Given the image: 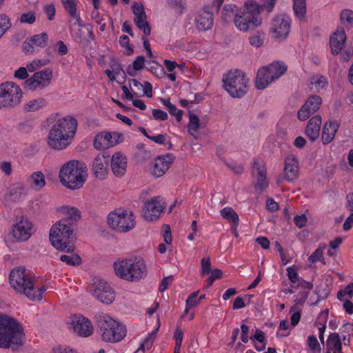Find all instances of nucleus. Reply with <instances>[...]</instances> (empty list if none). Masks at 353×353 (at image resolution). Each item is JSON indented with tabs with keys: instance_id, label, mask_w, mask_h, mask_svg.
Segmentation results:
<instances>
[{
	"instance_id": "nucleus-58",
	"label": "nucleus",
	"mask_w": 353,
	"mask_h": 353,
	"mask_svg": "<svg viewBox=\"0 0 353 353\" xmlns=\"http://www.w3.org/2000/svg\"><path fill=\"white\" fill-rule=\"evenodd\" d=\"M250 341L252 343L256 342L266 343V338L265 333L261 330H256L254 335L250 337Z\"/></svg>"
},
{
	"instance_id": "nucleus-61",
	"label": "nucleus",
	"mask_w": 353,
	"mask_h": 353,
	"mask_svg": "<svg viewBox=\"0 0 353 353\" xmlns=\"http://www.w3.org/2000/svg\"><path fill=\"white\" fill-rule=\"evenodd\" d=\"M28 72L25 67H20L14 72V77L18 80L26 81L28 78Z\"/></svg>"
},
{
	"instance_id": "nucleus-50",
	"label": "nucleus",
	"mask_w": 353,
	"mask_h": 353,
	"mask_svg": "<svg viewBox=\"0 0 353 353\" xmlns=\"http://www.w3.org/2000/svg\"><path fill=\"white\" fill-rule=\"evenodd\" d=\"M169 6L179 14H183L186 10L185 0H168Z\"/></svg>"
},
{
	"instance_id": "nucleus-23",
	"label": "nucleus",
	"mask_w": 353,
	"mask_h": 353,
	"mask_svg": "<svg viewBox=\"0 0 353 353\" xmlns=\"http://www.w3.org/2000/svg\"><path fill=\"white\" fill-rule=\"evenodd\" d=\"M48 37L46 33L33 35L27 38L23 43V50L26 53H32L39 48H43L46 46Z\"/></svg>"
},
{
	"instance_id": "nucleus-14",
	"label": "nucleus",
	"mask_w": 353,
	"mask_h": 353,
	"mask_svg": "<svg viewBox=\"0 0 353 353\" xmlns=\"http://www.w3.org/2000/svg\"><path fill=\"white\" fill-rule=\"evenodd\" d=\"M54 78L53 72L50 68H43L34 72L23 83V87L28 90L34 92L43 90L48 87Z\"/></svg>"
},
{
	"instance_id": "nucleus-57",
	"label": "nucleus",
	"mask_w": 353,
	"mask_h": 353,
	"mask_svg": "<svg viewBox=\"0 0 353 353\" xmlns=\"http://www.w3.org/2000/svg\"><path fill=\"white\" fill-rule=\"evenodd\" d=\"M287 274L289 280L292 283H296L299 280V274L297 268L294 265H292L287 268Z\"/></svg>"
},
{
	"instance_id": "nucleus-46",
	"label": "nucleus",
	"mask_w": 353,
	"mask_h": 353,
	"mask_svg": "<svg viewBox=\"0 0 353 353\" xmlns=\"http://www.w3.org/2000/svg\"><path fill=\"white\" fill-rule=\"evenodd\" d=\"M340 21L345 26L353 27V11L350 9L343 10L340 13Z\"/></svg>"
},
{
	"instance_id": "nucleus-55",
	"label": "nucleus",
	"mask_w": 353,
	"mask_h": 353,
	"mask_svg": "<svg viewBox=\"0 0 353 353\" xmlns=\"http://www.w3.org/2000/svg\"><path fill=\"white\" fill-rule=\"evenodd\" d=\"M119 43L123 48V52L125 54H130L133 52V48L129 43V38L126 35H122L119 37Z\"/></svg>"
},
{
	"instance_id": "nucleus-11",
	"label": "nucleus",
	"mask_w": 353,
	"mask_h": 353,
	"mask_svg": "<svg viewBox=\"0 0 353 353\" xmlns=\"http://www.w3.org/2000/svg\"><path fill=\"white\" fill-rule=\"evenodd\" d=\"M107 222L110 228L119 232H128L136 225L134 213L123 208L110 212L108 215Z\"/></svg>"
},
{
	"instance_id": "nucleus-39",
	"label": "nucleus",
	"mask_w": 353,
	"mask_h": 353,
	"mask_svg": "<svg viewBox=\"0 0 353 353\" xmlns=\"http://www.w3.org/2000/svg\"><path fill=\"white\" fill-rule=\"evenodd\" d=\"M159 327V320H158L157 327L149 333L144 341L141 343L139 347L134 353H145V350H149L152 347L157 332Z\"/></svg>"
},
{
	"instance_id": "nucleus-27",
	"label": "nucleus",
	"mask_w": 353,
	"mask_h": 353,
	"mask_svg": "<svg viewBox=\"0 0 353 353\" xmlns=\"http://www.w3.org/2000/svg\"><path fill=\"white\" fill-rule=\"evenodd\" d=\"M346 33L343 27H338L330 36V46L333 54H339L344 47L346 41Z\"/></svg>"
},
{
	"instance_id": "nucleus-13",
	"label": "nucleus",
	"mask_w": 353,
	"mask_h": 353,
	"mask_svg": "<svg viewBox=\"0 0 353 353\" xmlns=\"http://www.w3.org/2000/svg\"><path fill=\"white\" fill-rule=\"evenodd\" d=\"M292 20L285 14L275 16L270 23L269 32L272 39L277 41H285L291 30Z\"/></svg>"
},
{
	"instance_id": "nucleus-37",
	"label": "nucleus",
	"mask_w": 353,
	"mask_h": 353,
	"mask_svg": "<svg viewBox=\"0 0 353 353\" xmlns=\"http://www.w3.org/2000/svg\"><path fill=\"white\" fill-rule=\"evenodd\" d=\"M47 105L46 100L43 97H37L29 99L23 105V110L26 112H36L43 109Z\"/></svg>"
},
{
	"instance_id": "nucleus-33",
	"label": "nucleus",
	"mask_w": 353,
	"mask_h": 353,
	"mask_svg": "<svg viewBox=\"0 0 353 353\" xmlns=\"http://www.w3.org/2000/svg\"><path fill=\"white\" fill-rule=\"evenodd\" d=\"M266 71L263 67L258 70L255 79V85L258 90H263L274 81Z\"/></svg>"
},
{
	"instance_id": "nucleus-5",
	"label": "nucleus",
	"mask_w": 353,
	"mask_h": 353,
	"mask_svg": "<svg viewBox=\"0 0 353 353\" xmlns=\"http://www.w3.org/2000/svg\"><path fill=\"white\" fill-rule=\"evenodd\" d=\"M263 7L254 1L245 2L234 13V24L242 32H247L262 24L261 12Z\"/></svg>"
},
{
	"instance_id": "nucleus-17",
	"label": "nucleus",
	"mask_w": 353,
	"mask_h": 353,
	"mask_svg": "<svg viewBox=\"0 0 353 353\" xmlns=\"http://www.w3.org/2000/svg\"><path fill=\"white\" fill-rule=\"evenodd\" d=\"M92 294L101 303L109 305L115 299V292L111 286L103 280L94 282Z\"/></svg>"
},
{
	"instance_id": "nucleus-60",
	"label": "nucleus",
	"mask_w": 353,
	"mask_h": 353,
	"mask_svg": "<svg viewBox=\"0 0 353 353\" xmlns=\"http://www.w3.org/2000/svg\"><path fill=\"white\" fill-rule=\"evenodd\" d=\"M36 20V17L34 12H28L23 13L21 15L20 22L22 23L32 24Z\"/></svg>"
},
{
	"instance_id": "nucleus-15",
	"label": "nucleus",
	"mask_w": 353,
	"mask_h": 353,
	"mask_svg": "<svg viewBox=\"0 0 353 353\" xmlns=\"http://www.w3.org/2000/svg\"><path fill=\"white\" fill-rule=\"evenodd\" d=\"M165 202L161 196H154L144 201L142 214L149 222L157 221L165 208Z\"/></svg>"
},
{
	"instance_id": "nucleus-24",
	"label": "nucleus",
	"mask_w": 353,
	"mask_h": 353,
	"mask_svg": "<svg viewBox=\"0 0 353 353\" xmlns=\"http://www.w3.org/2000/svg\"><path fill=\"white\" fill-rule=\"evenodd\" d=\"M253 176L256 179L255 188L262 191L268 185V181L266 178V168L262 161L254 160L252 169Z\"/></svg>"
},
{
	"instance_id": "nucleus-62",
	"label": "nucleus",
	"mask_w": 353,
	"mask_h": 353,
	"mask_svg": "<svg viewBox=\"0 0 353 353\" xmlns=\"http://www.w3.org/2000/svg\"><path fill=\"white\" fill-rule=\"evenodd\" d=\"M211 271V263L209 257L203 258L201 260V274L204 276L209 274Z\"/></svg>"
},
{
	"instance_id": "nucleus-29",
	"label": "nucleus",
	"mask_w": 353,
	"mask_h": 353,
	"mask_svg": "<svg viewBox=\"0 0 353 353\" xmlns=\"http://www.w3.org/2000/svg\"><path fill=\"white\" fill-rule=\"evenodd\" d=\"M108 159L105 155L97 156L92 163V171L96 178L103 180L106 178L108 169Z\"/></svg>"
},
{
	"instance_id": "nucleus-47",
	"label": "nucleus",
	"mask_w": 353,
	"mask_h": 353,
	"mask_svg": "<svg viewBox=\"0 0 353 353\" xmlns=\"http://www.w3.org/2000/svg\"><path fill=\"white\" fill-rule=\"evenodd\" d=\"M199 292L192 293L185 301V307L183 315L189 314V311L192 307H196L200 303V299H197Z\"/></svg>"
},
{
	"instance_id": "nucleus-45",
	"label": "nucleus",
	"mask_w": 353,
	"mask_h": 353,
	"mask_svg": "<svg viewBox=\"0 0 353 353\" xmlns=\"http://www.w3.org/2000/svg\"><path fill=\"white\" fill-rule=\"evenodd\" d=\"M326 245H322L318 247L313 252L312 254L309 256L308 261L310 263H314L318 261L321 262L322 264H325V261L323 257V253Z\"/></svg>"
},
{
	"instance_id": "nucleus-40",
	"label": "nucleus",
	"mask_w": 353,
	"mask_h": 353,
	"mask_svg": "<svg viewBox=\"0 0 353 353\" xmlns=\"http://www.w3.org/2000/svg\"><path fill=\"white\" fill-rule=\"evenodd\" d=\"M62 3L66 11L68 12L69 15L76 19L77 22L79 25H81V18L77 14V0H62Z\"/></svg>"
},
{
	"instance_id": "nucleus-7",
	"label": "nucleus",
	"mask_w": 353,
	"mask_h": 353,
	"mask_svg": "<svg viewBox=\"0 0 353 353\" xmlns=\"http://www.w3.org/2000/svg\"><path fill=\"white\" fill-rule=\"evenodd\" d=\"M74 227L64 220L57 221L50 230L49 239L51 245L57 250L72 253L75 251L73 244Z\"/></svg>"
},
{
	"instance_id": "nucleus-43",
	"label": "nucleus",
	"mask_w": 353,
	"mask_h": 353,
	"mask_svg": "<svg viewBox=\"0 0 353 353\" xmlns=\"http://www.w3.org/2000/svg\"><path fill=\"white\" fill-rule=\"evenodd\" d=\"M222 217L236 226L239 223V216L230 207H225L220 211Z\"/></svg>"
},
{
	"instance_id": "nucleus-19",
	"label": "nucleus",
	"mask_w": 353,
	"mask_h": 353,
	"mask_svg": "<svg viewBox=\"0 0 353 353\" xmlns=\"http://www.w3.org/2000/svg\"><path fill=\"white\" fill-rule=\"evenodd\" d=\"M123 140V135L117 132H103L99 133L94 141V146L97 150L112 147Z\"/></svg>"
},
{
	"instance_id": "nucleus-1",
	"label": "nucleus",
	"mask_w": 353,
	"mask_h": 353,
	"mask_svg": "<svg viewBox=\"0 0 353 353\" xmlns=\"http://www.w3.org/2000/svg\"><path fill=\"white\" fill-rule=\"evenodd\" d=\"M77 121L72 116L59 118L49 131L48 145L54 150H63L68 147L75 135Z\"/></svg>"
},
{
	"instance_id": "nucleus-44",
	"label": "nucleus",
	"mask_w": 353,
	"mask_h": 353,
	"mask_svg": "<svg viewBox=\"0 0 353 353\" xmlns=\"http://www.w3.org/2000/svg\"><path fill=\"white\" fill-rule=\"evenodd\" d=\"M238 7L232 3L225 4L222 10H221V18L222 19L228 23L234 18V13L236 10H238Z\"/></svg>"
},
{
	"instance_id": "nucleus-20",
	"label": "nucleus",
	"mask_w": 353,
	"mask_h": 353,
	"mask_svg": "<svg viewBox=\"0 0 353 353\" xmlns=\"http://www.w3.org/2000/svg\"><path fill=\"white\" fill-rule=\"evenodd\" d=\"M322 103V99L319 95L313 94L307 98L304 105L298 112L297 117L300 121L307 119L311 114L317 112Z\"/></svg>"
},
{
	"instance_id": "nucleus-26",
	"label": "nucleus",
	"mask_w": 353,
	"mask_h": 353,
	"mask_svg": "<svg viewBox=\"0 0 353 353\" xmlns=\"http://www.w3.org/2000/svg\"><path fill=\"white\" fill-rule=\"evenodd\" d=\"M57 212L62 216L63 218L60 220L66 221L67 223L72 224V226L75 228L76 223L80 220L81 213L80 210L72 205H61L57 208Z\"/></svg>"
},
{
	"instance_id": "nucleus-9",
	"label": "nucleus",
	"mask_w": 353,
	"mask_h": 353,
	"mask_svg": "<svg viewBox=\"0 0 353 353\" xmlns=\"http://www.w3.org/2000/svg\"><path fill=\"white\" fill-rule=\"evenodd\" d=\"M34 231L32 222L26 217H21L12 225L10 232L6 235V246L11 250L14 243L28 241Z\"/></svg>"
},
{
	"instance_id": "nucleus-6",
	"label": "nucleus",
	"mask_w": 353,
	"mask_h": 353,
	"mask_svg": "<svg viewBox=\"0 0 353 353\" xmlns=\"http://www.w3.org/2000/svg\"><path fill=\"white\" fill-rule=\"evenodd\" d=\"M88 179L86 165L72 160L64 163L59 169V179L66 188L71 190L81 189Z\"/></svg>"
},
{
	"instance_id": "nucleus-32",
	"label": "nucleus",
	"mask_w": 353,
	"mask_h": 353,
	"mask_svg": "<svg viewBox=\"0 0 353 353\" xmlns=\"http://www.w3.org/2000/svg\"><path fill=\"white\" fill-rule=\"evenodd\" d=\"M274 81L281 77L288 69L285 63L281 61H273L267 66H263Z\"/></svg>"
},
{
	"instance_id": "nucleus-8",
	"label": "nucleus",
	"mask_w": 353,
	"mask_h": 353,
	"mask_svg": "<svg viewBox=\"0 0 353 353\" xmlns=\"http://www.w3.org/2000/svg\"><path fill=\"white\" fill-rule=\"evenodd\" d=\"M96 318L97 325L103 341L115 343L125 336V326L109 314H99Z\"/></svg>"
},
{
	"instance_id": "nucleus-35",
	"label": "nucleus",
	"mask_w": 353,
	"mask_h": 353,
	"mask_svg": "<svg viewBox=\"0 0 353 353\" xmlns=\"http://www.w3.org/2000/svg\"><path fill=\"white\" fill-rule=\"evenodd\" d=\"M325 353H343L341 339L337 333L330 334L328 336Z\"/></svg>"
},
{
	"instance_id": "nucleus-52",
	"label": "nucleus",
	"mask_w": 353,
	"mask_h": 353,
	"mask_svg": "<svg viewBox=\"0 0 353 353\" xmlns=\"http://www.w3.org/2000/svg\"><path fill=\"white\" fill-rule=\"evenodd\" d=\"M11 21L9 17L4 14H0V38L10 29Z\"/></svg>"
},
{
	"instance_id": "nucleus-56",
	"label": "nucleus",
	"mask_w": 353,
	"mask_h": 353,
	"mask_svg": "<svg viewBox=\"0 0 353 353\" xmlns=\"http://www.w3.org/2000/svg\"><path fill=\"white\" fill-rule=\"evenodd\" d=\"M345 296L352 297L353 296V283L347 285L344 290L338 292L337 297L340 301L345 299Z\"/></svg>"
},
{
	"instance_id": "nucleus-41",
	"label": "nucleus",
	"mask_w": 353,
	"mask_h": 353,
	"mask_svg": "<svg viewBox=\"0 0 353 353\" xmlns=\"http://www.w3.org/2000/svg\"><path fill=\"white\" fill-rule=\"evenodd\" d=\"M294 14L300 21L305 18L306 13V0H293Z\"/></svg>"
},
{
	"instance_id": "nucleus-49",
	"label": "nucleus",
	"mask_w": 353,
	"mask_h": 353,
	"mask_svg": "<svg viewBox=\"0 0 353 353\" xmlns=\"http://www.w3.org/2000/svg\"><path fill=\"white\" fill-rule=\"evenodd\" d=\"M163 103L168 108L169 113L174 116L178 121L182 120L183 112L181 110L177 109L169 100H163Z\"/></svg>"
},
{
	"instance_id": "nucleus-4",
	"label": "nucleus",
	"mask_w": 353,
	"mask_h": 353,
	"mask_svg": "<svg viewBox=\"0 0 353 353\" xmlns=\"http://www.w3.org/2000/svg\"><path fill=\"white\" fill-rule=\"evenodd\" d=\"M25 341L22 325L7 315H0V347L17 350Z\"/></svg>"
},
{
	"instance_id": "nucleus-59",
	"label": "nucleus",
	"mask_w": 353,
	"mask_h": 353,
	"mask_svg": "<svg viewBox=\"0 0 353 353\" xmlns=\"http://www.w3.org/2000/svg\"><path fill=\"white\" fill-rule=\"evenodd\" d=\"M290 325L288 321L286 320H283L281 321L279 324V330L278 334L281 336H287L290 334Z\"/></svg>"
},
{
	"instance_id": "nucleus-38",
	"label": "nucleus",
	"mask_w": 353,
	"mask_h": 353,
	"mask_svg": "<svg viewBox=\"0 0 353 353\" xmlns=\"http://www.w3.org/2000/svg\"><path fill=\"white\" fill-rule=\"evenodd\" d=\"M309 82L311 88L318 92L325 90L328 85L327 78L319 74L311 77Z\"/></svg>"
},
{
	"instance_id": "nucleus-51",
	"label": "nucleus",
	"mask_w": 353,
	"mask_h": 353,
	"mask_svg": "<svg viewBox=\"0 0 353 353\" xmlns=\"http://www.w3.org/2000/svg\"><path fill=\"white\" fill-rule=\"evenodd\" d=\"M307 346L310 353H321V347L316 338L312 335L307 337Z\"/></svg>"
},
{
	"instance_id": "nucleus-42",
	"label": "nucleus",
	"mask_w": 353,
	"mask_h": 353,
	"mask_svg": "<svg viewBox=\"0 0 353 353\" xmlns=\"http://www.w3.org/2000/svg\"><path fill=\"white\" fill-rule=\"evenodd\" d=\"M200 128V119L197 115L194 113H189V122L188 124V131L192 137H196Z\"/></svg>"
},
{
	"instance_id": "nucleus-36",
	"label": "nucleus",
	"mask_w": 353,
	"mask_h": 353,
	"mask_svg": "<svg viewBox=\"0 0 353 353\" xmlns=\"http://www.w3.org/2000/svg\"><path fill=\"white\" fill-rule=\"evenodd\" d=\"M313 285L305 281H301L299 283L298 288L299 290V294L295 299L296 304H303L307 299L310 292L312 290Z\"/></svg>"
},
{
	"instance_id": "nucleus-21",
	"label": "nucleus",
	"mask_w": 353,
	"mask_h": 353,
	"mask_svg": "<svg viewBox=\"0 0 353 353\" xmlns=\"http://www.w3.org/2000/svg\"><path fill=\"white\" fill-rule=\"evenodd\" d=\"M132 12L134 15V21L137 28L142 30L145 35L150 34V27L147 22V16L141 3L134 2L132 6Z\"/></svg>"
},
{
	"instance_id": "nucleus-28",
	"label": "nucleus",
	"mask_w": 353,
	"mask_h": 353,
	"mask_svg": "<svg viewBox=\"0 0 353 353\" xmlns=\"http://www.w3.org/2000/svg\"><path fill=\"white\" fill-rule=\"evenodd\" d=\"M111 168L116 176L120 177L123 176L127 169V158L125 155L121 152L114 153L111 159Z\"/></svg>"
},
{
	"instance_id": "nucleus-2",
	"label": "nucleus",
	"mask_w": 353,
	"mask_h": 353,
	"mask_svg": "<svg viewBox=\"0 0 353 353\" xmlns=\"http://www.w3.org/2000/svg\"><path fill=\"white\" fill-rule=\"evenodd\" d=\"M9 282L16 292L23 294L32 301L41 300L46 290V287L34 288L32 274L21 267L15 268L10 272Z\"/></svg>"
},
{
	"instance_id": "nucleus-18",
	"label": "nucleus",
	"mask_w": 353,
	"mask_h": 353,
	"mask_svg": "<svg viewBox=\"0 0 353 353\" xmlns=\"http://www.w3.org/2000/svg\"><path fill=\"white\" fill-rule=\"evenodd\" d=\"M174 157L172 154H165L154 158L150 165V173L156 178L163 176L174 163Z\"/></svg>"
},
{
	"instance_id": "nucleus-64",
	"label": "nucleus",
	"mask_w": 353,
	"mask_h": 353,
	"mask_svg": "<svg viewBox=\"0 0 353 353\" xmlns=\"http://www.w3.org/2000/svg\"><path fill=\"white\" fill-rule=\"evenodd\" d=\"M46 63L43 62V61L40 59H35L32 61V62H29L26 64V66L25 68L27 69V72H34L37 68L41 67L44 65Z\"/></svg>"
},
{
	"instance_id": "nucleus-25",
	"label": "nucleus",
	"mask_w": 353,
	"mask_h": 353,
	"mask_svg": "<svg viewBox=\"0 0 353 353\" xmlns=\"http://www.w3.org/2000/svg\"><path fill=\"white\" fill-rule=\"evenodd\" d=\"M299 162L293 154H289L285 159L284 177L288 181L296 179L299 176Z\"/></svg>"
},
{
	"instance_id": "nucleus-12",
	"label": "nucleus",
	"mask_w": 353,
	"mask_h": 353,
	"mask_svg": "<svg viewBox=\"0 0 353 353\" xmlns=\"http://www.w3.org/2000/svg\"><path fill=\"white\" fill-rule=\"evenodd\" d=\"M248 82L245 74L239 70L229 71L223 77L224 88L234 98H240L247 92Z\"/></svg>"
},
{
	"instance_id": "nucleus-63",
	"label": "nucleus",
	"mask_w": 353,
	"mask_h": 353,
	"mask_svg": "<svg viewBox=\"0 0 353 353\" xmlns=\"http://www.w3.org/2000/svg\"><path fill=\"white\" fill-rule=\"evenodd\" d=\"M210 272L211 276L206 280V286L208 288L212 285L214 280L220 279L222 276V272L219 269H214Z\"/></svg>"
},
{
	"instance_id": "nucleus-34",
	"label": "nucleus",
	"mask_w": 353,
	"mask_h": 353,
	"mask_svg": "<svg viewBox=\"0 0 353 353\" xmlns=\"http://www.w3.org/2000/svg\"><path fill=\"white\" fill-rule=\"evenodd\" d=\"M27 181L37 191L43 190L46 185L45 176L41 171L34 172L29 176Z\"/></svg>"
},
{
	"instance_id": "nucleus-10",
	"label": "nucleus",
	"mask_w": 353,
	"mask_h": 353,
	"mask_svg": "<svg viewBox=\"0 0 353 353\" xmlns=\"http://www.w3.org/2000/svg\"><path fill=\"white\" fill-rule=\"evenodd\" d=\"M23 91L21 86L13 81L0 83V110L18 106L23 101Z\"/></svg>"
},
{
	"instance_id": "nucleus-30",
	"label": "nucleus",
	"mask_w": 353,
	"mask_h": 353,
	"mask_svg": "<svg viewBox=\"0 0 353 353\" xmlns=\"http://www.w3.org/2000/svg\"><path fill=\"white\" fill-rule=\"evenodd\" d=\"M339 128V123L336 121H327L323 127L321 134V140L324 145L331 143Z\"/></svg>"
},
{
	"instance_id": "nucleus-31",
	"label": "nucleus",
	"mask_w": 353,
	"mask_h": 353,
	"mask_svg": "<svg viewBox=\"0 0 353 353\" xmlns=\"http://www.w3.org/2000/svg\"><path fill=\"white\" fill-rule=\"evenodd\" d=\"M321 123V117L319 116H314L309 120L305 128V134L312 141L319 138Z\"/></svg>"
},
{
	"instance_id": "nucleus-22",
	"label": "nucleus",
	"mask_w": 353,
	"mask_h": 353,
	"mask_svg": "<svg viewBox=\"0 0 353 353\" xmlns=\"http://www.w3.org/2000/svg\"><path fill=\"white\" fill-rule=\"evenodd\" d=\"M194 22L199 32L208 31L214 25V14L206 9H201L196 14Z\"/></svg>"
},
{
	"instance_id": "nucleus-16",
	"label": "nucleus",
	"mask_w": 353,
	"mask_h": 353,
	"mask_svg": "<svg viewBox=\"0 0 353 353\" xmlns=\"http://www.w3.org/2000/svg\"><path fill=\"white\" fill-rule=\"evenodd\" d=\"M67 323L69 330L79 336L88 337L94 332L91 321L81 314L72 315Z\"/></svg>"
},
{
	"instance_id": "nucleus-53",
	"label": "nucleus",
	"mask_w": 353,
	"mask_h": 353,
	"mask_svg": "<svg viewBox=\"0 0 353 353\" xmlns=\"http://www.w3.org/2000/svg\"><path fill=\"white\" fill-rule=\"evenodd\" d=\"M264 42V38L260 32H257L249 37L250 44L255 48H259L261 47Z\"/></svg>"
},
{
	"instance_id": "nucleus-3",
	"label": "nucleus",
	"mask_w": 353,
	"mask_h": 353,
	"mask_svg": "<svg viewBox=\"0 0 353 353\" xmlns=\"http://www.w3.org/2000/svg\"><path fill=\"white\" fill-rule=\"evenodd\" d=\"M115 274L128 282H138L146 277L148 268L141 257L119 258L113 263Z\"/></svg>"
},
{
	"instance_id": "nucleus-48",
	"label": "nucleus",
	"mask_w": 353,
	"mask_h": 353,
	"mask_svg": "<svg viewBox=\"0 0 353 353\" xmlns=\"http://www.w3.org/2000/svg\"><path fill=\"white\" fill-rule=\"evenodd\" d=\"M71 255L63 254L60 257V260L67 265H79L81 263V259L79 255L74 253V251L72 253H70Z\"/></svg>"
},
{
	"instance_id": "nucleus-54",
	"label": "nucleus",
	"mask_w": 353,
	"mask_h": 353,
	"mask_svg": "<svg viewBox=\"0 0 353 353\" xmlns=\"http://www.w3.org/2000/svg\"><path fill=\"white\" fill-rule=\"evenodd\" d=\"M121 70V68L119 64H113L111 65V69L105 70V72L109 79L113 81L120 74Z\"/></svg>"
}]
</instances>
